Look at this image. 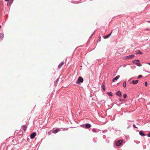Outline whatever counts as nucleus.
I'll list each match as a JSON object with an SVG mask.
<instances>
[{
  "mask_svg": "<svg viewBox=\"0 0 150 150\" xmlns=\"http://www.w3.org/2000/svg\"><path fill=\"white\" fill-rule=\"evenodd\" d=\"M133 127L134 128H137V127H136V125L135 124H133Z\"/></svg>",
  "mask_w": 150,
  "mask_h": 150,
  "instance_id": "21",
  "label": "nucleus"
},
{
  "mask_svg": "<svg viewBox=\"0 0 150 150\" xmlns=\"http://www.w3.org/2000/svg\"><path fill=\"white\" fill-rule=\"evenodd\" d=\"M107 93L109 96H112L113 94L111 92H108Z\"/></svg>",
  "mask_w": 150,
  "mask_h": 150,
  "instance_id": "15",
  "label": "nucleus"
},
{
  "mask_svg": "<svg viewBox=\"0 0 150 150\" xmlns=\"http://www.w3.org/2000/svg\"><path fill=\"white\" fill-rule=\"evenodd\" d=\"M116 95L117 96L121 97L122 96V93L120 91H117L116 93Z\"/></svg>",
  "mask_w": 150,
  "mask_h": 150,
  "instance_id": "10",
  "label": "nucleus"
},
{
  "mask_svg": "<svg viewBox=\"0 0 150 150\" xmlns=\"http://www.w3.org/2000/svg\"><path fill=\"white\" fill-rule=\"evenodd\" d=\"M140 143V142H139L138 143H137V144H139Z\"/></svg>",
  "mask_w": 150,
  "mask_h": 150,
  "instance_id": "38",
  "label": "nucleus"
},
{
  "mask_svg": "<svg viewBox=\"0 0 150 150\" xmlns=\"http://www.w3.org/2000/svg\"><path fill=\"white\" fill-rule=\"evenodd\" d=\"M93 132H95V130L93 129Z\"/></svg>",
  "mask_w": 150,
  "mask_h": 150,
  "instance_id": "34",
  "label": "nucleus"
},
{
  "mask_svg": "<svg viewBox=\"0 0 150 150\" xmlns=\"http://www.w3.org/2000/svg\"><path fill=\"white\" fill-rule=\"evenodd\" d=\"M119 83H117V85H118V84H119Z\"/></svg>",
  "mask_w": 150,
  "mask_h": 150,
  "instance_id": "37",
  "label": "nucleus"
},
{
  "mask_svg": "<svg viewBox=\"0 0 150 150\" xmlns=\"http://www.w3.org/2000/svg\"><path fill=\"white\" fill-rule=\"evenodd\" d=\"M138 78H141V75H139L138 76Z\"/></svg>",
  "mask_w": 150,
  "mask_h": 150,
  "instance_id": "30",
  "label": "nucleus"
},
{
  "mask_svg": "<svg viewBox=\"0 0 150 150\" xmlns=\"http://www.w3.org/2000/svg\"><path fill=\"white\" fill-rule=\"evenodd\" d=\"M4 37V34L3 33H0V41L2 40Z\"/></svg>",
  "mask_w": 150,
  "mask_h": 150,
  "instance_id": "8",
  "label": "nucleus"
},
{
  "mask_svg": "<svg viewBox=\"0 0 150 150\" xmlns=\"http://www.w3.org/2000/svg\"><path fill=\"white\" fill-rule=\"evenodd\" d=\"M104 84L103 85H102L101 86L102 88L103 89V90L105 91V85H104Z\"/></svg>",
  "mask_w": 150,
  "mask_h": 150,
  "instance_id": "16",
  "label": "nucleus"
},
{
  "mask_svg": "<svg viewBox=\"0 0 150 150\" xmlns=\"http://www.w3.org/2000/svg\"><path fill=\"white\" fill-rule=\"evenodd\" d=\"M120 77V75H117L114 78H113L112 80L113 82H115V81H117Z\"/></svg>",
  "mask_w": 150,
  "mask_h": 150,
  "instance_id": "6",
  "label": "nucleus"
},
{
  "mask_svg": "<svg viewBox=\"0 0 150 150\" xmlns=\"http://www.w3.org/2000/svg\"><path fill=\"white\" fill-rule=\"evenodd\" d=\"M36 135V133L35 132H33L30 135V138L31 139H33L35 138Z\"/></svg>",
  "mask_w": 150,
  "mask_h": 150,
  "instance_id": "4",
  "label": "nucleus"
},
{
  "mask_svg": "<svg viewBox=\"0 0 150 150\" xmlns=\"http://www.w3.org/2000/svg\"><path fill=\"white\" fill-rule=\"evenodd\" d=\"M64 64V62L63 61H62L61 63H60L58 66V68H60Z\"/></svg>",
  "mask_w": 150,
  "mask_h": 150,
  "instance_id": "13",
  "label": "nucleus"
},
{
  "mask_svg": "<svg viewBox=\"0 0 150 150\" xmlns=\"http://www.w3.org/2000/svg\"><path fill=\"white\" fill-rule=\"evenodd\" d=\"M129 125L127 127V129L129 128L131 126L130 125H129Z\"/></svg>",
  "mask_w": 150,
  "mask_h": 150,
  "instance_id": "27",
  "label": "nucleus"
},
{
  "mask_svg": "<svg viewBox=\"0 0 150 150\" xmlns=\"http://www.w3.org/2000/svg\"><path fill=\"white\" fill-rule=\"evenodd\" d=\"M83 79L82 77L80 76L79 77L78 80L76 81L77 83H82L83 82Z\"/></svg>",
  "mask_w": 150,
  "mask_h": 150,
  "instance_id": "2",
  "label": "nucleus"
},
{
  "mask_svg": "<svg viewBox=\"0 0 150 150\" xmlns=\"http://www.w3.org/2000/svg\"><path fill=\"white\" fill-rule=\"evenodd\" d=\"M59 131V129H55L52 132L54 134H56Z\"/></svg>",
  "mask_w": 150,
  "mask_h": 150,
  "instance_id": "14",
  "label": "nucleus"
},
{
  "mask_svg": "<svg viewBox=\"0 0 150 150\" xmlns=\"http://www.w3.org/2000/svg\"><path fill=\"white\" fill-rule=\"evenodd\" d=\"M123 96L124 98H127V95L125 93L123 94Z\"/></svg>",
  "mask_w": 150,
  "mask_h": 150,
  "instance_id": "19",
  "label": "nucleus"
},
{
  "mask_svg": "<svg viewBox=\"0 0 150 150\" xmlns=\"http://www.w3.org/2000/svg\"><path fill=\"white\" fill-rule=\"evenodd\" d=\"M103 84H104V81H103V82L102 83V85H103Z\"/></svg>",
  "mask_w": 150,
  "mask_h": 150,
  "instance_id": "35",
  "label": "nucleus"
},
{
  "mask_svg": "<svg viewBox=\"0 0 150 150\" xmlns=\"http://www.w3.org/2000/svg\"><path fill=\"white\" fill-rule=\"evenodd\" d=\"M139 80H133L132 83H133L134 84H135L137 83L138 82Z\"/></svg>",
  "mask_w": 150,
  "mask_h": 150,
  "instance_id": "12",
  "label": "nucleus"
},
{
  "mask_svg": "<svg viewBox=\"0 0 150 150\" xmlns=\"http://www.w3.org/2000/svg\"><path fill=\"white\" fill-rule=\"evenodd\" d=\"M147 136L148 137H150V132L147 134Z\"/></svg>",
  "mask_w": 150,
  "mask_h": 150,
  "instance_id": "25",
  "label": "nucleus"
},
{
  "mask_svg": "<svg viewBox=\"0 0 150 150\" xmlns=\"http://www.w3.org/2000/svg\"><path fill=\"white\" fill-rule=\"evenodd\" d=\"M148 64H149V65H150V63H148Z\"/></svg>",
  "mask_w": 150,
  "mask_h": 150,
  "instance_id": "33",
  "label": "nucleus"
},
{
  "mask_svg": "<svg viewBox=\"0 0 150 150\" xmlns=\"http://www.w3.org/2000/svg\"><path fill=\"white\" fill-rule=\"evenodd\" d=\"M145 135V134L141 131V136H144Z\"/></svg>",
  "mask_w": 150,
  "mask_h": 150,
  "instance_id": "22",
  "label": "nucleus"
},
{
  "mask_svg": "<svg viewBox=\"0 0 150 150\" xmlns=\"http://www.w3.org/2000/svg\"><path fill=\"white\" fill-rule=\"evenodd\" d=\"M123 142V141L122 140H119L117 141L115 143L116 146H118L121 145Z\"/></svg>",
  "mask_w": 150,
  "mask_h": 150,
  "instance_id": "1",
  "label": "nucleus"
},
{
  "mask_svg": "<svg viewBox=\"0 0 150 150\" xmlns=\"http://www.w3.org/2000/svg\"><path fill=\"white\" fill-rule=\"evenodd\" d=\"M91 127V125L88 123H86L85 125V127L86 128H89Z\"/></svg>",
  "mask_w": 150,
  "mask_h": 150,
  "instance_id": "9",
  "label": "nucleus"
},
{
  "mask_svg": "<svg viewBox=\"0 0 150 150\" xmlns=\"http://www.w3.org/2000/svg\"><path fill=\"white\" fill-rule=\"evenodd\" d=\"M68 128H64L63 130H68Z\"/></svg>",
  "mask_w": 150,
  "mask_h": 150,
  "instance_id": "26",
  "label": "nucleus"
},
{
  "mask_svg": "<svg viewBox=\"0 0 150 150\" xmlns=\"http://www.w3.org/2000/svg\"><path fill=\"white\" fill-rule=\"evenodd\" d=\"M138 53L139 54H141V51L139 50L138 51Z\"/></svg>",
  "mask_w": 150,
  "mask_h": 150,
  "instance_id": "29",
  "label": "nucleus"
},
{
  "mask_svg": "<svg viewBox=\"0 0 150 150\" xmlns=\"http://www.w3.org/2000/svg\"><path fill=\"white\" fill-rule=\"evenodd\" d=\"M141 77H142V75H141Z\"/></svg>",
  "mask_w": 150,
  "mask_h": 150,
  "instance_id": "41",
  "label": "nucleus"
},
{
  "mask_svg": "<svg viewBox=\"0 0 150 150\" xmlns=\"http://www.w3.org/2000/svg\"><path fill=\"white\" fill-rule=\"evenodd\" d=\"M112 31L111 32V33L110 34H108V35H105V36H103V38L105 39L108 38L111 35L112 33Z\"/></svg>",
  "mask_w": 150,
  "mask_h": 150,
  "instance_id": "7",
  "label": "nucleus"
},
{
  "mask_svg": "<svg viewBox=\"0 0 150 150\" xmlns=\"http://www.w3.org/2000/svg\"><path fill=\"white\" fill-rule=\"evenodd\" d=\"M124 67H125L126 66V65L125 64L123 66Z\"/></svg>",
  "mask_w": 150,
  "mask_h": 150,
  "instance_id": "31",
  "label": "nucleus"
},
{
  "mask_svg": "<svg viewBox=\"0 0 150 150\" xmlns=\"http://www.w3.org/2000/svg\"><path fill=\"white\" fill-rule=\"evenodd\" d=\"M145 85L146 86H148V83L147 82H145Z\"/></svg>",
  "mask_w": 150,
  "mask_h": 150,
  "instance_id": "24",
  "label": "nucleus"
},
{
  "mask_svg": "<svg viewBox=\"0 0 150 150\" xmlns=\"http://www.w3.org/2000/svg\"><path fill=\"white\" fill-rule=\"evenodd\" d=\"M123 86L124 87H126V83L125 81H124L123 82Z\"/></svg>",
  "mask_w": 150,
  "mask_h": 150,
  "instance_id": "17",
  "label": "nucleus"
},
{
  "mask_svg": "<svg viewBox=\"0 0 150 150\" xmlns=\"http://www.w3.org/2000/svg\"><path fill=\"white\" fill-rule=\"evenodd\" d=\"M133 63L137 64V66H141V64L140 63V61L139 60H135L133 61Z\"/></svg>",
  "mask_w": 150,
  "mask_h": 150,
  "instance_id": "3",
  "label": "nucleus"
},
{
  "mask_svg": "<svg viewBox=\"0 0 150 150\" xmlns=\"http://www.w3.org/2000/svg\"><path fill=\"white\" fill-rule=\"evenodd\" d=\"M134 56V55L131 54L129 56H127V57H126V58L127 59H131Z\"/></svg>",
  "mask_w": 150,
  "mask_h": 150,
  "instance_id": "11",
  "label": "nucleus"
},
{
  "mask_svg": "<svg viewBox=\"0 0 150 150\" xmlns=\"http://www.w3.org/2000/svg\"><path fill=\"white\" fill-rule=\"evenodd\" d=\"M94 32L91 35V36H90V38L92 37V36H93V34H94Z\"/></svg>",
  "mask_w": 150,
  "mask_h": 150,
  "instance_id": "28",
  "label": "nucleus"
},
{
  "mask_svg": "<svg viewBox=\"0 0 150 150\" xmlns=\"http://www.w3.org/2000/svg\"><path fill=\"white\" fill-rule=\"evenodd\" d=\"M101 40V38L100 37L99 38L98 40V42H100Z\"/></svg>",
  "mask_w": 150,
  "mask_h": 150,
  "instance_id": "23",
  "label": "nucleus"
},
{
  "mask_svg": "<svg viewBox=\"0 0 150 150\" xmlns=\"http://www.w3.org/2000/svg\"><path fill=\"white\" fill-rule=\"evenodd\" d=\"M59 78H58L57 79V80H56V81H55V85H56L57 83H58V81H59Z\"/></svg>",
  "mask_w": 150,
  "mask_h": 150,
  "instance_id": "18",
  "label": "nucleus"
},
{
  "mask_svg": "<svg viewBox=\"0 0 150 150\" xmlns=\"http://www.w3.org/2000/svg\"><path fill=\"white\" fill-rule=\"evenodd\" d=\"M119 101L120 102H123L125 101V100L123 99H120Z\"/></svg>",
  "mask_w": 150,
  "mask_h": 150,
  "instance_id": "20",
  "label": "nucleus"
},
{
  "mask_svg": "<svg viewBox=\"0 0 150 150\" xmlns=\"http://www.w3.org/2000/svg\"><path fill=\"white\" fill-rule=\"evenodd\" d=\"M48 133L50 134L49 132H48Z\"/></svg>",
  "mask_w": 150,
  "mask_h": 150,
  "instance_id": "39",
  "label": "nucleus"
},
{
  "mask_svg": "<svg viewBox=\"0 0 150 150\" xmlns=\"http://www.w3.org/2000/svg\"><path fill=\"white\" fill-rule=\"evenodd\" d=\"M139 134L141 135V131L139 132Z\"/></svg>",
  "mask_w": 150,
  "mask_h": 150,
  "instance_id": "32",
  "label": "nucleus"
},
{
  "mask_svg": "<svg viewBox=\"0 0 150 150\" xmlns=\"http://www.w3.org/2000/svg\"><path fill=\"white\" fill-rule=\"evenodd\" d=\"M27 126L25 125H24L22 126L21 129L25 131L27 129Z\"/></svg>",
  "mask_w": 150,
  "mask_h": 150,
  "instance_id": "5",
  "label": "nucleus"
},
{
  "mask_svg": "<svg viewBox=\"0 0 150 150\" xmlns=\"http://www.w3.org/2000/svg\"><path fill=\"white\" fill-rule=\"evenodd\" d=\"M48 133L50 134L49 132H48Z\"/></svg>",
  "mask_w": 150,
  "mask_h": 150,
  "instance_id": "40",
  "label": "nucleus"
},
{
  "mask_svg": "<svg viewBox=\"0 0 150 150\" xmlns=\"http://www.w3.org/2000/svg\"><path fill=\"white\" fill-rule=\"evenodd\" d=\"M148 23H150V21H149Z\"/></svg>",
  "mask_w": 150,
  "mask_h": 150,
  "instance_id": "36",
  "label": "nucleus"
}]
</instances>
